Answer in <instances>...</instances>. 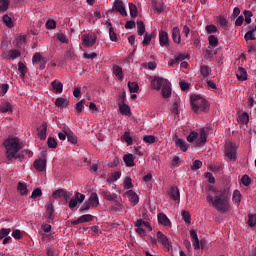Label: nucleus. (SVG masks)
Masks as SVG:
<instances>
[{"label":"nucleus","instance_id":"obj_1","mask_svg":"<svg viewBox=\"0 0 256 256\" xmlns=\"http://www.w3.org/2000/svg\"><path fill=\"white\" fill-rule=\"evenodd\" d=\"M206 201L208 205L213 207L218 213H229V211H231L229 196L217 190L213 185L206 186Z\"/></svg>","mask_w":256,"mask_h":256},{"label":"nucleus","instance_id":"obj_2","mask_svg":"<svg viewBox=\"0 0 256 256\" xmlns=\"http://www.w3.org/2000/svg\"><path fill=\"white\" fill-rule=\"evenodd\" d=\"M3 146L5 149V156L8 161H14V159H19L21 155H19V151L23 149L21 144V140L17 137H8L4 142Z\"/></svg>","mask_w":256,"mask_h":256},{"label":"nucleus","instance_id":"obj_3","mask_svg":"<svg viewBox=\"0 0 256 256\" xmlns=\"http://www.w3.org/2000/svg\"><path fill=\"white\" fill-rule=\"evenodd\" d=\"M152 89H156L159 91V89H162V97L164 99H169L171 97V82L169 80L164 78H154L151 81Z\"/></svg>","mask_w":256,"mask_h":256},{"label":"nucleus","instance_id":"obj_4","mask_svg":"<svg viewBox=\"0 0 256 256\" xmlns=\"http://www.w3.org/2000/svg\"><path fill=\"white\" fill-rule=\"evenodd\" d=\"M191 105L195 113H206V111H209V102L200 95L194 94L191 96Z\"/></svg>","mask_w":256,"mask_h":256},{"label":"nucleus","instance_id":"obj_5","mask_svg":"<svg viewBox=\"0 0 256 256\" xmlns=\"http://www.w3.org/2000/svg\"><path fill=\"white\" fill-rule=\"evenodd\" d=\"M187 141L188 143L195 141V147H203L207 143V132L205 129H201L200 133L193 131L188 135Z\"/></svg>","mask_w":256,"mask_h":256},{"label":"nucleus","instance_id":"obj_6","mask_svg":"<svg viewBox=\"0 0 256 256\" xmlns=\"http://www.w3.org/2000/svg\"><path fill=\"white\" fill-rule=\"evenodd\" d=\"M224 155H225V157L230 159V161H236V159H237V147L232 142L226 143L225 150H224Z\"/></svg>","mask_w":256,"mask_h":256},{"label":"nucleus","instance_id":"obj_7","mask_svg":"<svg viewBox=\"0 0 256 256\" xmlns=\"http://www.w3.org/2000/svg\"><path fill=\"white\" fill-rule=\"evenodd\" d=\"M83 201H85V195L82 194V193L76 192L75 196H73L70 199L69 208L70 209H75V207H77V204L78 203H83Z\"/></svg>","mask_w":256,"mask_h":256},{"label":"nucleus","instance_id":"obj_8","mask_svg":"<svg viewBox=\"0 0 256 256\" xmlns=\"http://www.w3.org/2000/svg\"><path fill=\"white\" fill-rule=\"evenodd\" d=\"M32 64L33 65H39L40 69H45V66L47 65V60L41 56V54L36 53L32 58Z\"/></svg>","mask_w":256,"mask_h":256},{"label":"nucleus","instance_id":"obj_9","mask_svg":"<svg viewBox=\"0 0 256 256\" xmlns=\"http://www.w3.org/2000/svg\"><path fill=\"white\" fill-rule=\"evenodd\" d=\"M125 197L128 199V201L131 203V205L133 207H135V205H138L139 204V195H137L135 193V191L133 190H128L126 193H125Z\"/></svg>","mask_w":256,"mask_h":256},{"label":"nucleus","instance_id":"obj_10","mask_svg":"<svg viewBox=\"0 0 256 256\" xmlns=\"http://www.w3.org/2000/svg\"><path fill=\"white\" fill-rule=\"evenodd\" d=\"M97 41V37L91 34H86L82 36V42L84 47H93Z\"/></svg>","mask_w":256,"mask_h":256},{"label":"nucleus","instance_id":"obj_11","mask_svg":"<svg viewBox=\"0 0 256 256\" xmlns=\"http://www.w3.org/2000/svg\"><path fill=\"white\" fill-rule=\"evenodd\" d=\"M2 59L15 60L21 57V52L19 50H9L8 52H3L1 54Z\"/></svg>","mask_w":256,"mask_h":256},{"label":"nucleus","instance_id":"obj_12","mask_svg":"<svg viewBox=\"0 0 256 256\" xmlns=\"http://www.w3.org/2000/svg\"><path fill=\"white\" fill-rule=\"evenodd\" d=\"M52 197L54 199H61V197H64V199H66V201H67L71 197V193H69L65 189H58L53 192Z\"/></svg>","mask_w":256,"mask_h":256},{"label":"nucleus","instance_id":"obj_13","mask_svg":"<svg viewBox=\"0 0 256 256\" xmlns=\"http://www.w3.org/2000/svg\"><path fill=\"white\" fill-rule=\"evenodd\" d=\"M114 9L122 15V17H127V10L125 9V4L121 0L114 1Z\"/></svg>","mask_w":256,"mask_h":256},{"label":"nucleus","instance_id":"obj_14","mask_svg":"<svg viewBox=\"0 0 256 256\" xmlns=\"http://www.w3.org/2000/svg\"><path fill=\"white\" fill-rule=\"evenodd\" d=\"M159 225H163V227H171V220L165 213H159L157 215Z\"/></svg>","mask_w":256,"mask_h":256},{"label":"nucleus","instance_id":"obj_15","mask_svg":"<svg viewBox=\"0 0 256 256\" xmlns=\"http://www.w3.org/2000/svg\"><path fill=\"white\" fill-rule=\"evenodd\" d=\"M159 44L161 47H168L169 45V34L163 30L159 32Z\"/></svg>","mask_w":256,"mask_h":256},{"label":"nucleus","instance_id":"obj_16","mask_svg":"<svg viewBox=\"0 0 256 256\" xmlns=\"http://www.w3.org/2000/svg\"><path fill=\"white\" fill-rule=\"evenodd\" d=\"M55 105L60 109H65L69 106V99L67 96L58 97L55 101Z\"/></svg>","mask_w":256,"mask_h":256},{"label":"nucleus","instance_id":"obj_17","mask_svg":"<svg viewBox=\"0 0 256 256\" xmlns=\"http://www.w3.org/2000/svg\"><path fill=\"white\" fill-rule=\"evenodd\" d=\"M34 167L37 171L43 172L47 169V160L41 158L34 161Z\"/></svg>","mask_w":256,"mask_h":256},{"label":"nucleus","instance_id":"obj_18","mask_svg":"<svg viewBox=\"0 0 256 256\" xmlns=\"http://www.w3.org/2000/svg\"><path fill=\"white\" fill-rule=\"evenodd\" d=\"M134 226L136 227V233L140 235V237H146L147 236V228H141V219H137L134 222Z\"/></svg>","mask_w":256,"mask_h":256},{"label":"nucleus","instance_id":"obj_19","mask_svg":"<svg viewBox=\"0 0 256 256\" xmlns=\"http://www.w3.org/2000/svg\"><path fill=\"white\" fill-rule=\"evenodd\" d=\"M170 199H173V201H180L181 199V194L179 193V188H177V186H174L170 189Z\"/></svg>","mask_w":256,"mask_h":256},{"label":"nucleus","instance_id":"obj_20","mask_svg":"<svg viewBox=\"0 0 256 256\" xmlns=\"http://www.w3.org/2000/svg\"><path fill=\"white\" fill-rule=\"evenodd\" d=\"M236 76L238 81H247V70L243 67H239L238 70L236 71Z\"/></svg>","mask_w":256,"mask_h":256},{"label":"nucleus","instance_id":"obj_21","mask_svg":"<svg viewBox=\"0 0 256 256\" xmlns=\"http://www.w3.org/2000/svg\"><path fill=\"white\" fill-rule=\"evenodd\" d=\"M172 39H173L174 43H177V45H179V43H181V30H179V27L173 28Z\"/></svg>","mask_w":256,"mask_h":256},{"label":"nucleus","instance_id":"obj_22","mask_svg":"<svg viewBox=\"0 0 256 256\" xmlns=\"http://www.w3.org/2000/svg\"><path fill=\"white\" fill-rule=\"evenodd\" d=\"M113 74L115 75L118 81H123V68H121L119 65L113 66Z\"/></svg>","mask_w":256,"mask_h":256},{"label":"nucleus","instance_id":"obj_23","mask_svg":"<svg viewBox=\"0 0 256 256\" xmlns=\"http://www.w3.org/2000/svg\"><path fill=\"white\" fill-rule=\"evenodd\" d=\"M175 145L176 147H179L181 151H184V152L189 149V145L187 144V142L181 138H176Z\"/></svg>","mask_w":256,"mask_h":256},{"label":"nucleus","instance_id":"obj_24","mask_svg":"<svg viewBox=\"0 0 256 256\" xmlns=\"http://www.w3.org/2000/svg\"><path fill=\"white\" fill-rule=\"evenodd\" d=\"M38 137L40 139H47V123L43 122L38 128Z\"/></svg>","mask_w":256,"mask_h":256},{"label":"nucleus","instance_id":"obj_25","mask_svg":"<svg viewBox=\"0 0 256 256\" xmlns=\"http://www.w3.org/2000/svg\"><path fill=\"white\" fill-rule=\"evenodd\" d=\"M123 159L126 167H135V157H133V154H126Z\"/></svg>","mask_w":256,"mask_h":256},{"label":"nucleus","instance_id":"obj_26","mask_svg":"<svg viewBox=\"0 0 256 256\" xmlns=\"http://www.w3.org/2000/svg\"><path fill=\"white\" fill-rule=\"evenodd\" d=\"M52 85V91L54 93H63V83H61L60 81L54 80L51 83Z\"/></svg>","mask_w":256,"mask_h":256},{"label":"nucleus","instance_id":"obj_27","mask_svg":"<svg viewBox=\"0 0 256 256\" xmlns=\"http://www.w3.org/2000/svg\"><path fill=\"white\" fill-rule=\"evenodd\" d=\"M125 209V206L120 201H114V204L111 206L110 210L114 213H121Z\"/></svg>","mask_w":256,"mask_h":256},{"label":"nucleus","instance_id":"obj_28","mask_svg":"<svg viewBox=\"0 0 256 256\" xmlns=\"http://www.w3.org/2000/svg\"><path fill=\"white\" fill-rule=\"evenodd\" d=\"M89 203L91 207H99V196L97 193L92 192L89 197Z\"/></svg>","mask_w":256,"mask_h":256},{"label":"nucleus","instance_id":"obj_29","mask_svg":"<svg viewBox=\"0 0 256 256\" xmlns=\"http://www.w3.org/2000/svg\"><path fill=\"white\" fill-rule=\"evenodd\" d=\"M119 111L122 115H126L127 117H131V107L127 104H120Z\"/></svg>","mask_w":256,"mask_h":256},{"label":"nucleus","instance_id":"obj_30","mask_svg":"<svg viewBox=\"0 0 256 256\" xmlns=\"http://www.w3.org/2000/svg\"><path fill=\"white\" fill-rule=\"evenodd\" d=\"M157 239L160 241L163 247H169V238L161 233V231L157 232Z\"/></svg>","mask_w":256,"mask_h":256},{"label":"nucleus","instance_id":"obj_31","mask_svg":"<svg viewBox=\"0 0 256 256\" xmlns=\"http://www.w3.org/2000/svg\"><path fill=\"white\" fill-rule=\"evenodd\" d=\"M121 179V172L116 171L108 174L107 183H115V181Z\"/></svg>","mask_w":256,"mask_h":256},{"label":"nucleus","instance_id":"obj_32","mask_svg":"<svg viewBox=\"0 0 256 256\" xmlns=\"http://www.w3.org/2000/svg\"><path fill=\"white\" fill-rule=\"evenodd\" d=\"M46 213L48 219L53 220V217L55 215V208L53 207V203H48L46 205Z\"/></svg>","mask_w":256,"mask_h":256},{"label":"nucleus","instance_id":"obj_33","mask_svg":"<svg viewBox=\"0 0 256 256\" xmlns=\"http://www.w3.org/2000/svg\"><path fill=\"white\" fill-rule=\"evenodd\" d=\"M208 43L212 49H215V47L219 45V38H217L215 35H210L208 36Z\"/></svg>","mask_w":256,"mask_h":256},{"label":"nucleus","instance_id":"obj_34","mask_svg":"<svg viewBox=\"0 0 256 256\" xmlns=\"http://www.w3.org/2000/svg\"><path fill=\"white\" fill-rule=\"evenodd\" d=\"M232 201L236 203L237 207L241 205V192L239 190H234L233 196H232Z\"/></svg>","mask_w":256,"mask_h":256},{"label":"nucleus","instance_id":"obj_35","mask_svg":"<svg viewBox=\"0 0 256 256\" xmlns=\"http://www.w3.org/2000/svg\"><path fill=\"white\" fill-rule=\"evenodd\" d=\"M238 123H240L241 125H247V123H249V114L247 112H243L238 117Z\"/></svg>","mask_w":256,"mask_h":256},{"label":"nucleus","instance_id":"obj_36","mask_svg":"<svg viewBox=\"0 0 256 256\" xmlns=\"http://www.w3.org/2000/svg\"><path fill=\"white\" fill-rule=\"evenodd\" d=\"M0 113H13V106L11 103L5 102V104L0 107Z\"/></svg>","mask_w":256,"mask_h":256},{"label":"nucleus","instance_id":"obj_37","mask_svg":"<svg viewBox=\"0 0 256 256\" xmlns=\"http://www.w3.org/2000/svg\"><path fill=\"white\" fill-rule=\"evenodd\" d=\"M199 71L200 75L204 78H207L209 75H211V68H209V66H201Z\"/></svg>","mask_w":256,"mask_h":256},{"label":"nucleus","instance_id":"obj_38","mask_svg":"<svg viewBox=\"0 0 256 256\" xmlns=\"http://www.w3.org/2000/svg\"><path fill=\"white\" fill-rule=\"evenodd\" d=\"M17 189L20 193V195H27V193H29V190L27 189V184L19 182Z\"/></svg>","mask_w":256,"mask_h":256},{"label":"nucleus","instance_id":"obj_39","mask_svg":"<svg viewBox=\"0 0 256 256\" xmlns=\"http://www.w3.org/2000/svg\"><path fill=\"white\" fill-rule=\"evenodd\" d=\"M9 0H0V13H5L9 9Z\"/></svg>","mask_w":256,"mask_h":256},{"label":"nucleus","instance_id":"obj_40","mask_svg":"<svg viewBox=\"0 0 256 256\" xmlns=\"http://www.w3.org/2000/svg\"><path fill=\"white\" fill-rule=\"evenodd\" d=\"M130 93H137L139 91V84L137 82H128Z\"/></svg>","mask_w":256,"mask_h":256},{"label":"nucleus","instance_id":"obj_41","mask_svg":"<svg viewBox=\"0 0 256 256\" xmlns=\"http://www.w3.org/2000/svg\"><path fill=\"white\" fill-rule=\"evenodd\" d=\"M181 215L186 225H191V214H189V212H187L186 210H183Z\"/></svg>","mask_w":256,"mask_h":256},{"label":"nucleus","instance_id":"obj_42","mask_svg":"<svg viewBox=\"0 0 256 256\" xmlns=\"http://www.w3.org/2000/svg\"><path fill=\"white\" fill-rule=\"evenodd\" d=\"M104 199L107 201H115L117 199V194L111 193L109 191L103 192Z\"/></svg>","mask_w":256,"mask_h":256},{"label":"nucleus","instance_id":"obj_43","mask_svg":"<svg viewBox=\"0 0 256 256\" xmlns=\"http://www.w3.org/2000/svg\"><path fill=\"white\" fill-rule=\"evenodd\" d=\"M93 219H94L93 215H91V214H84V215L79 217L78 221H80L81 223H89Z\"/></svg>","mask_w":256,"mask_h":256},{"label":"nucleus","instance_id":"obj_44","mask_svg":"<svg viewBox=\"0 0 256 256\" xmlns=\"http://www.w3.org/2000/svg\"><path fill=\"white\" fill-rule=\"evenodd\" d=\"M2 21L5 23L6 27H9V29L13 28V20L9 15H4Z\"/></svg>","mask_w":256,"mask_h":256},{"label":"nucleus","instance_id":"obj_45","mask_svg":"<svg viewBox=\"0 0 256 256\" xmlns=\"http://www.w3.org/2000/svg\"><path fill=\"white\" fill-rule=\"evenodd\" d=\"M244 39L246 41H255V29H252L250 31H248L245 36H244Z\"/></svg>","mask_w":256,"mask_h":256},{"label":"nucleus","instance_id":"obj_46","mask_svg":"<svg viewBox=\"0 0 256 256\" xmlns=\"http://www.w3.org/2000/svg\"><path fill=\"white\" fill-rule=\"evenodd\" d=\"M138 35H145V23L143 21H137Z\"/></svg>","mask_w":256,"mask_h":256},{"label":"nucleus","instance_id":"obj_47","mask_svg":"<svg viewBox=\"0 0 256 256\" xmlns=\"http://www.w3.org/2000/svg\"><path fill=\"white\" fill-rule=\"evenodd\" d=\"M67 139L69 143H72V145L77 143V136L71 130L68 131Z\"/></svg>","mask_w":256,"mask_h":256},{"label":"nucleus","instance_id":"obj_48","mask_svg":"<svg viewBox=\"0 0 256 256\" xmlns=\"http://www.w3.org/2000/svg\"><path fill=\"white\" fill-rule=\"evenodd\" d=\"M129 11H130V17H137L138 12H137V6L133 3H129Z\"/></svg>","mask_w":256,"mask_h":256},{"label":"nucleus","instance_id":"obj_49","mask_svg":"<svg viewBox=\"0 0 256 256\" xmlns=\"http://www.w3.org/2000/svg\"><path fill=\"white\" fill-rule=\"evenodd\" d=\"M141 229H146L148 233H151V231H153V227H151V224L143 219H141Z\"/></svg>","mask_w":256,"mask_h":256},{"label":"nucleus","instance_id":"obj_50","mask_svg":"<svg viewBox=\"0 0 256 256\" xmlns=\"http://www.w3.org/2000/svg\"><path fill=\"white\" fill-rule=\"evenodd\" d=\"M18 71L20 72L21 77L27 74V66L23 62L18 63Z\"/></svg>","mask_w":256,"mask_h":256},{"label":"nucleus","instance_id":"obj_51","mask_svg":"<svg viewBox=\"0 0 256 256\" xmlns=\"http://www.w3.org/2000/svg\"><path fill=\"white\" fill-rule=\"evenodd\" d=\"M217 23L220 27H227L228 25L227 18H225V16H218Z\"/></svg>","mask_w":256,"mask_h":256},{"label":"nucleus","instance_id":"obj_52","mask_svg":"<svg viewBox=\"0 0 256 256\" xmlns=\"http://www.w3.org/2000/svg\"><path fill=\"white\" fill-rule=\"evenodd\" d=\"M47 145L49 149H55L57 147V140L53 137H48Z\"/></svg>","mask_w":256,"mask_h":256},{"label":"nucleus","instance_id":"obj_53","mask_svg":"<svg viewBox=\"0 0 256 256\" xmlns=\"http://www.w3.org/2000/svg\"><path fill=\"white\" fill-rule=\"evenodd\" d=\"M109 26L110 41L117 42V33H115V30H113V26H111V24H109Z\"/></svg>","mask_w":256,"mask_h":256},{"label":"nucleus","instance_id":"obj_54","mask_svg":"<svg viewBox=\"0 0 256 256\" xmlns=\"http://www.w3.org/2000/svg\"><path fill=\"white\" fill-rule=\"evenodd\" d=\"M203 167V162L201 160H195L191 166L192 171H197Z\"/></svg>","mask_w":256,"mask_h":256},{"label":"nucleus","instance_id":"obj_55","mask_svg":"<svg viewBox=\"0 0 256 256\" xmlns=\"http://www.w3.org/2000/svg\"><path fill=\"white\" fill-rule=\"evenodd\" d=\"M248 225L250 227H255V225H256V214H249L248 215Z\"/></svg>","mask_w":256,"mask_h":256},{"label":"nucleus","instance_id":"obj_56","mask_svg":"<svg viewBox=\"0 0 256 256\" xmlns=\"http://www.w3.org/2000/svg\"><path fill=\"white\" fill-rule=\"evenodd\" d=\"M243 13H244V17H245V23H247V25H249V23H251V17H253V12H251L249 10H245Z\"/></svg>","mask_w":256,"mask_h":256},{"label":"nucleus","instance_id":"obj_57","mask_svg":"<svg viewBox=\"0 0 256 256\" xmlns=\"http://www.w3.org/2000/svg\"><path fill=\"white\" fill-rule=\"evenodd\" d=\"M57 39L58 41H60V43H69V38H67V35H65L64 33H58Z\"/></svg>","mask_w":256,"mask_h":256},{"label":"nucleus","instance_id":"obj_58","mask_svg":"<svg viewBox=\"0 0 256 256\" xmlns=\"http://www.w3.org/2000/svg\"><path fill=\"white\" fill-rule=\"evenodd\" d=\"M153 39V36H151V34L146 33L142 42V45H144V47H147V45H149V43H151V40Z\"/></svg>","mask_w":256,"mask_h":256},{"label":"nucleus","instance_id":"obj_59","mask_svg":"<svg viewBox=\"0 0 256 256\" xmlns=\"http://www.w3.org/2000/svg\"><path fill=\"white\" fill-rule=\"evenodd\" d=\"M9 233H11V228H2L0 230V239H5Z\"/></svg>","mask_w":256,"mask_h":256},{"label":"nucleus","instance_id":"obj_60","mask_svg":"<svg viewBox=\"0 0 256 256\" xmlns=\"http://www.w3.org/2000/svg\"><path fill=\"white\" fill-rule=\"evenodd\" d=\"M56 28H57V22H55V20L50 19L46 22V29L51 30Z\"/></svg>","mask_w":256,"mask_h":256},{"label":"nucleus","instance_id":"obj_61","mask_svg":"<svg viewBox=\"0 0 256 256\" xmlns=\"http://www.w3.org/2000/svg\"><path fill=\"white\" fill-rule=\"evenodd\" d=\"M187 59V54H177L175 55L174 63H181V61H185Z\"/></svg>","mask_w":256,"mask_h":256},{"label":"nucleus","instance_id":"obj_62","mask_svg":"<svg viewBox=\"0 0 256 256\" xmlns=\"http://www.w3.org/2000/svg\"><path fill=\"white\" fill-rule=\"evenodd\" d=\"M206 32L209 33L210 35H213L217 31V26L210 24L206 26Z\"/></svg>","mask_w":256,"mask_h":256},{"label":"nucleus","instance_id":"obj_63","mask_svg":"<svg viewBox=\"0 0 256 256\" xmlns=\"http://www.w3.org/2000/svg\"><path fill=\"white\" fill-rule=\"evenodd\" d=\"M41 195H43L41 188H36L35 190H33L31 197L32 199H37V197H41Z\"/></svg>","mask_w":256,"mask_h":256},{"label":"nucleus","instance_id":"obj_64","mask_svg":"<svg viewBox=\"0 0 256 256\" xmlns=\"http://www.w3.org/2000/svg\"><path fill=\"white\" fill-rule=\"evenodd\" d=\"M124 187H125L126 189H131V187H133V183H132V181H131V177H126V178L124 179Z\"/></svg>","mask_w":256,"mask_h":256}]
</instances>
